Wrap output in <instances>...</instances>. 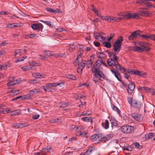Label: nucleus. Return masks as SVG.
Listing matches in <instances>:
<instances>
[{
	"label": "nucleus",
	"mask_w": 155,
	"mask_h": 155,
	"mask_svg": "<svg viewBox=\"0 0 155 155\" xmlns=\"http://www.w3.org/2000/svg\"><path fill=\"white\" fill-rule=\"evenodd\" d=\"M32 75L35 78H41L45 77L44 74L39 73H32Z\"/></svg>",
	"instance_id": "15"
},
{
	"label": "nucleus",
	"mask_w": 155,
	"mask_h": 155,
	"mask_svg": "<svg viewBox=\"0 0 155 155\" xmlns=\"http://www.w3.org/2000/svg\"><path fill=\"white\" fill-rule=\"evenodd\" d=\"M101 78H100L94 73L93 78V80L95 83H96L100 80Z\"/></svg>",
	"instance_id": "30"
},
{
	"label": "nucleus",
	"mask_w": 155,
	"mask_h": 155,
	"mask_svg": "<svg viewBox=\"0 0 155 155\" xmlns=\"http://www.w3.org/2000/svg\"><path fill=\"white\" fill-rule=\"evenodd\" d=\"M26 57H22V58H19V59L15 61V62H20L21 61H23L25 58H26Z\"/></svg>",
	"instance_id": "60"
},
{
	"label": "nucleus",
	"mask_w": 155,
	"mask_h": 155,
	"mask_svg": "<svg viewBox=\"0 0 155 155\" xmlns=\"http://www.w3.org/2000/svg\"><path fill=\"white\" fill-rule=\"evenodd\" d=\"M10 14L9 12H6L4 11H3L2 12H0V15H9Z\"/></svg>",
	"instance_id": "61"
},
{
	"label": "nucleus",
	"mask_w": 155,
	"mask_h": 155,
	"mask_svg": "<svg viewBox=\"0 0 155 155\" xmlns=\"http://www.w3.org/2000/svg\"><path fill=\"white\" fill-rule=\"evenodd\" d=\"M107 62L108 64L111 66H114L116 63V62L111 58L108 59L107 60Z\"/></svg>",
	"instance_id": "21"
},
{
	"label": "nucleus",
	"mask_w": 155,
	"mask_h": 155,
	"mask_svg": "<svg viewBox=\"0 0 155 155\" xmlns=\"http://www.w3.org/2000/svg\"><path fill=\"white\" fill-rule=\"evenodd\" d=\"M140 45L142 47H146L147 51L148 50V48L146 46L148 43L146 42H140L139 43Z\"/></svg>",
	"instance_id": "36"
},
{
	"label": "nucleus",
	"mask_w": 155,
	"mask_h": 155,
	"mask_svg": "<svg viewBox=\"0 0 155 155\" xmlns=\"http://www.w3.org/2000/svg\"><path fill=\"white\" fill-rule=\"evenodd\" d=\"M65 77L68 78L72 80H77V78L76 77L71 74H66L65 75Z\"/></svg>",
	"instance_id": "29"
},
{
	"label": "nucleus",
	"mask_w": 155,
	"mask_h": 155,
	"mask_svg": "<svg viewBox=\"0 0 155 155\" xmlns=\"http://www.w3.org/2000/svg\"><path fill=\"white\" fill-rule=\"evenodd\" d=\"M53 87V84L52 83H47L46 85V88H48L50 87Z\"/></svg>",
	"instance_id": "57"
},
{
	"label": "nucleus",
	"mask_w": 155,
	"mask_h": 155,
	"mask_svg": "<svg viewBox=\"0 0 155 155\" xmlns=\"http://www.w3.org/2000/svg\"><path fill=\"white\" fill-rule=\"evenodd\" d=\"M94 44L95 46L96 47H99L101 45L100 43L97 41H94Z\"/></svg>",
	"instance_id": "62"
},
{
	"label": "nucleus",
	"mask_w": 155,
	"mask_h": 155,
	"mask_svg": "<svg viewBox=\"0 0 155 155\" xmlns=\"http://www.w3.org/2000/svg\"><path fill=\"white\" fill-rule=\"evenodd\" d=\"M56 31L58 32H60L65 31V29L63 28H58L56 29Z\"/></svg>",
	"instance_id": "64"
},
{
	"label": "nucleus",
	"mask_w": 155,
	"mask_h": 155,
	"mask_svg": "<svg viewBox=\"0 0 155 155\" xmlns=\"http://www.w3.org/2000/svg\"><path fill=\"white\" fill-rule=\"evenodd\" d=\"M116 66V69L118 70H119L121 69V67L120 65L119 64L118 62L117 63H116V64L115 65Z\"/></svg>",
	"instance_id": "56"
},
{
	"label": "nucleus",
	"mask_w": 155,
	"mask_h": 155,
	"mask_svg": "<svg viewBox=\"0 0 155 155\" xmlns=\"http://www.w3.org/2000/svg\"><path fill=\"white\" fill-rule=\"evenodd\" d=\"M51 122L53 123H58L61 122V120L59 118L53 119L51 120Z\"/></svg>",
	"instance_id": "51"
},
{
	"label": "nucleus",
	"mask_w": 155,
	"mask_h": 155,
	"mask_svg": "<svg viewBox=\"0 0 155 155\" xmlns=\"http://www.w3.org/2000/svg\"><path fill=\"white\" fill-rule=\"evenodd\" d=\"M78 127L77 125H71L70 126V129L72 130H77L78 129Z\"/></svg>",
	"instance_id": "41"
},
{
	"label": "nucleus",
	"mask_w": 155,
	"mask_h": 155,
	"mask_svg": "<svg viewBox=\"0 0 155 155\" xmlns=\"http://www.w3.org/2000/svg\"><path fill=\"white\" fill-rule=\"evenodd\" d=\"M103 45L105 47L109 48H110L111 46V43L108 42H104L103 43Z\"/></svg>",
	"instance_id": "38"
},
{
	"label": "nucleus",
	"mask_w": 155,
	"mask_h": 155,
	"mask_svg": "<svg viewBox=\"0 0 155 155\" xmlns=\"http://www.w3.org/2000/svg\"><path fill=\"white\" fill-rule=\"evenodd\" d=\"M19 25V24L18 23H9L6 25V27L12 28L15 27H18Z\"/></svg>",
	"instance_id": "24"
},
{
	"label": "nucleus",
	"mask_w": 155,
	"mask_h": 155,
	"mask_svg": "<svg viewBox=\"0 0 155 155\" xmlns=\"http://www.w3.org/2000/svg\"><path fill=\"white\" fill-rule=\"evenodd\" d=\"M137 70H135L133 69H130V71H128V73L131 74H135L136 75V74H137Z\"/></svg>",
	"instance_id": "43"
},
{
	"label": "nucleus",
	"mask_w": 155,
	"mask_h": 155,
	"mask_svg": "<svg viewBox=\"0 0 155 155\" xmlns=\"http://www.w3.org/2000/svg\"><path fill=\"white\" fill-rule=\"evenodd\" d=\"M51 147H47L46 148H43L41 152L39 153L40 155H46V153L51 152Z\"/></svg>",
	"instance_id": "9"
},
{
	"label": "nucleus",
	"mask_w": 155,
	"mask_h": 155,
	"mask_svg": "<svg viewBox=\"0 0 155 155\" xmlns=\"http://www.w3.org/2000/svg\"><path fill=\"white\" fill-rule=\"evenodd\" d=\"M134 127L128 125L120 127L121 131L124 134H131L134 132Z\"/></svg>",
	"instance_id": "2"
},
{
	"label": "nucleus",
	"mask_w": 155,
	"mask_h": 155,
	"mask_svg": "<svg viewBox=\"0 0 155 155\" xmlns=\"http://www.w3.org/2000/svg\"><path fill=\"white\" fill-rule=\"evenodd\" d=\"M133 50L134 51H137L138 52L147 51L146 47L137 46L134 47Z\"/></svg>",
	"instance_id": "12"
},
{
	"label": "nucleus",
	"mask_w": 155,
	"mask_h": 155,
	"mask_svg": "<svg viewBox=\"0 0 155 155\" xmlns=\"http://www.w3.org/2000/svg\"><path fill=\"white\" fill-rule=\"evenodd\" d=\"M14 79H15V77H11L9 78V82L8 84V86H11L18 83V80H17L16 81L15 80L13 81H12Z\"/></svg>",
	"instance_id": "11"
},
{
	"label": "nucleus",
	"mask_w": 155,
	"mask_h": 155,
	"mask_svg": "<svg viewBox=\"0 0 155 155\" xmlns=\"http://www.w3.org/2000/svg\"><path fill=\"white\" fill-rule=\"evenodd\" d=\"M103 60H98L94 64L92 68H98L102 64Z\"/></svg>",
	"instance_id": "13"
},
{
	"label": "nucleus",
	"mask_w": 155,
	"mask_h": 155,
	"mask_svg": "<svg viewBox=\"0 0 155 155\" xmlns=\"http://www.w3.org/2000/svg\"><path fill=\"white\" fill-rule=\"evenodd\" d=\"M81 136L83 137H88V134L87 133L83 132L81 133Z\"/></svg>",
	"instance_id": "48"
},
{
	"label": "nucleus",
	"mask_w": 155,
	"mask_h": 155,
	"mask_svg": "<svg viewBox=\"0 0 155 155\" xmlns=\"http://www.w3.org/2000/svg\"><path fill=\"white\" fill-rule=\"evenodd\" d=\"M118 53L115 52H114L113 53L110 55V57L111 59H112L113 60L115 61L116 63H117V61L118 60V58L117 56V54Z\"/></svg>",
	"instance_id": "14"
},
{
	"label": "nucleus",
	"mask_w": 155,
	"mask_h": 155,
	"mask_svg": "<svg viewBox=\"0 0 155 155\" xmlns=\"http://www.w3.org/2000/svg\"><path fill=\"white\" fill-rule=\"evenodd\" d=\"M46 10L47 11H48L51 12H54V10L49 7H47L46 8Z\"/></svg>",
	"instance_id": "58"
},
{
	"label": "nucleus",
	"mask_w": 155,
	"mask_h": 155,
	"mask_svg": "<svg viewBox=\"0 0 155 155\" xmlns=\"http://www.w3.org/2000/svg\"><path fill=\"white\" fill-rule=\"evenodd\" d=\"M139 15H142L143 16H148L149 15V13L147 11H142L140 12L139 13H138Z\"/></svg>",
	"instance_id": "28"
},
{
	"label": "nucleus",
	"mask_w": 155,
	"mask_h": 155,
	"mask_svg": "<svg viewBox=\"0 0 155 155\" xmlns=\"http://www.w3.org/2000/svg\"><path fill=\"white\" fill-rule=\"evenodd\" d=\"M85 63L86 61L82 60V61L79 64V67L78 69V72H79V69H80L81 70V72L82 71L85 65Z\"/></svg>",
	"instance_id": "17"
},
{
	"label": "nucleus",
	"mask_w": 155,
	"mask_h": 155,
	"mask_svg": "<svg viewBox=\"0 0 155 155\" xmlns=\"http://www.w3.org/2000/svg\"><path fill=\"white\" fill-rule=\"evenodd\" d=\"M95 150L93 147L89 148L85 152V155H90Z\"/></svg>",
	"instance_id": "23"
},
{
	"label": "nucleus",
	"mask_w": 155,
	"mask_h": 155,
	"mask_svg": "<svg viewBox=\"0 0 155 155\" xmlns=\"http://www.w3.org/2000/svg\"><path fill=\"white\" fill-rule=\"evenodd\" d=\"M113 110L116 111L117 113H119L120 112V110L116 107L113 105L112 107Z\"/></svg>",
	"instance_id": "49"
},
{
	"label": "nucleus",
	"mask_w": 155,
	"mask_h": 155,
	"mask_svg": "<svg viewBox=\"0 0 155 155\" xmlns=\"http://www.w3.org/2000/svg\"><path fill=\"white\" fill-rule=\"evenodd\" d=\"M92 71L94 73L96 74L100 78H105L104 74H103L102 71H100L98 68H92Z\"/></svg>",
	"instance_id": "4"
},
{
	"label": "nucleus",
	"mask_w": 155,
	"mask_h": 155,
	"mask_svg": "<svg viewBox=\"0 0 155 155\" xmlns=\"http://www.w3.org/2000/svg\"><path fill=\"white\" fill-rule=\"evenodd\" d=\"M81 119L84 121L90 122L91 123H92L93 122V120L91 117H85L82 118Z\"/></svg>",
	"instance_id": "20"
},
{
	"label": "nucleus",
	"mask_w": 155,
	"mask_h": 155,
	"mask_svg": "<svg viewBox=\"0 0 155 155\" xmlns=\"http://www.w3.org/2000/svg\"><path fill=\"white\" fill-rule=\"evenodd\" d=\"M139 17V14L138 13H134L133 14L126 13V18L125 19H128L134 18Z\"/></svg>",
	"instance_id": "8"
},
{
	"label": "nucleus",
	"mask_w": 155,
	"mask_h": 155,
	"mask_svg": "<svg viewBox=\"0 0 155 155\" xmlns=\"http://www.w3.org/2000/svg\"><path fill=\"white\" fill-rule=\"evenodd\" d=\"M18 128H21L24 127H26L28 126V124L27 123H18Z\"/></svg>",
	"instance_id": "32"
},
{
	"label": "nucleus",
	"mask_w": 155,
	"mask_h": 155,
	"mask_svg": "<svg viewBox=\"0 0 155 155\" xmlns=\"http://www.w3.org/2000/svg\"><path fill=\"white\" fill-rule=\"evenodd\" d=\"M21 52L20 49H17L15 50L14 56L16 57H18L19 56L21 55Z\"/></svg>",
	"instance_id": "35"
},
{
	"label": "nucleus",
	"mask_w": 155,
	"mask_h": 155,
	"mask_svg": "<svg viewBox=\"0 0 155 155\" xmlns=\"http://www.w3.org/2000/svg\"><path fill=\"white\" fill-rule=\"evenodd\" d=\"M140 36L144 38L147 40H148L149 39L153 40V35H140Z\"/></svg>",
	"instance_id": "18"
},
{
	"label": "nucleus",
	"mask_w": 155,
	"mask_h": 155,
	"mask_svg": "<svg viewBox=\"0 0 155 155\" xmlns=\"http://www.w3.org/2000/svg\"><path fill=\"white\" fill-rule=\"evenodd\" d=\"M127 100L130 106L133 107L140 108L141 107L140 103L137 100H133V99L132 97H128L127 98Z\"/></svg>",
	"instance_id": "3"
},
{
	"label": "nucleus",
	"mask_w": 155,
	"mask_h": 155,
	"mask_svg": "<svg viewBox=\"0 0 155 155\" xmlns=\"http://www.w3.org/2000/svg\"><path fill=\"white\" fill-rule=\"evenodd\" d=\"M102 125L105 129H107L109 128V122L108 120H106L105 123H103Z\"/></svg>",
	"instance_id": "26"
},
{
	"label": "nucleus",
	"mask_w": 155,
	"mask_h": 155,
	"mask_svg": "<svg viewBox=\"0 0 155 155\" xmlns=\"http://www.w3.org/2000/svg\"><path fill=\"white\" fill-rule=\"evenodd\" d=\"M40 117V115L39 114H35L33 115L32 116V118L33 119L36 120L39 118Z\"/></svg>",
	"instance_id": "50"
},
{
	"label": "nucleus",
	"mask_w": 155,
	"mask_h": 155,
	"mask_svg": "<svg viewBox=\"0 0 155 155\" xmlns=\"http://www.w3.org/2000/svg\"><path fill=\"white\" fill-rule=\"evenodd\" d=\"M153 136V134L152 133H150L148 134H146L145 136V137L146 139L148 140L149 139L152 138Z\"/></svg>",
	"instance_id": "34"
},
{
	"label": "nucleus",
	"mask_w": 155,
	"mask_h": 155,
	"mask_svg": "<svg viewBox=\"0 0 155 155\" xmlns=\"http://www.w3.org/2000/svg\"><path fill=\"white\" fill-rule=\"evenodd\" d=\"M31 95L29 94H27L26 95H25L22 96L23 97H22L23 99L25 100H30L31 99Z\"/></svg>",
	"instance_id": "40"
},
{
	"label": "nucleus",
	"mask_w": 155,
	"mask_h": 155,
	"mask_svg": "<svg viewBox=\"0 0 155 155\" xmlns=\"http://www.w3.org/2000/svg\"><path fill=\"white\" fill-rule=\"evenodd\" d=\"M41 91H40L38 89H34L30 91L29 94L31 96L34 94H35L36 93H39Z\"/></svg>",
	"instance_id": "27"
},
{
	"label": "nucleus",
	"mask_w": 155,
	"mask_h": 155,
	"mask_svg": "<svg viewBox=\"0 0 155 155\" xmlns=\"http://www.w3.org/2000/svg\"><path fill=\"white\" fill-rule=\"evenodd\" d=\"M102 134H95L91 136L89 138V139L92 141H98L99 140Z\"/></svg>",
	"instance_id": "6"
},
{
	"label": "nucleus",
	"mask_w": 155,
	"mask_h": 155,
	"mask_svg": "<svg viewBox=\"0 0 155 155\" xmlns=\"http://www.w3.org/2000/svg\"><path fill=\"white\" fill-rule=\"evenodd\" d=\"M31 27L33 29L35 30H38L40 28L39 25L37 24H32L31 25Z\"/></svg>",
	"instance_id": "31"
},
{
	"label": "nucleus",
	"mask_w": 155,
	"mask_h": 155,
	"mask_svg": "<svg viewBox=\"0 0 155 155\" xmlns=\"http://www.w3.org/2000/svg\"><path fill=\"white\" fill-rule=\"evenodd\" d=\"M45 54L46 56H49L51 55H53V52L52 51H46L45 52Z\"/></svg>",
	"instance_id": "42"
},
{
	"label": "nucleus",
	"mask_w": 155,
	"mask_h": 155,
	"mask_svg": "<svg viewBox=\"0 0 155 155\" xmlns=\"http://www.w3.org/2000/svg\"><path fill=\"white\" fill-rule=\"evenodd\" d=\"M69 105L68 103H66L65 102H62L61 105L60 106L61 107H64L67 106Z\"/></svg>",
	"instance_id": "55"
},
{
	"label": "nucleus",
	"mask_w": 155,
	"mask_h": 155,
	"mask_svg": "<svg viewBox=\"0 0 155 155\" xmlns=\"http://www.w3.org/2000/svg\"><path fill=\"white\" fill-rule=\"evenodd\" d=\"M110 70L113 74L114 75L115 77L119 81H122V78L120 74L118 72V71L115 70V69L113 68H111Z\"/></svg>",
	"instance_id": "5"
},
{
	"label": "nucleus",
	"mask_w": 155,
	"mask_h": 155,
	"mask_svg": "<svg viewBox=\"0 0 155 155\" xmlns=\"http://www.w3.org/2000/svg\"><path fill=\"white\" fill-rule=\"evenodd\" d=\"M126 13L124 12H122L120 13H119L118 14V15L119 16H121L122 18H123V19H125L126 18Z\"/></svg>",
	"instance_id": "37"
},
{
	"label": "nucleus",
	"mask_w": 155,
	"mask_h": 155,
	"mask_svg": "<svg viewBox=\"0 0 155 155\" xmlns=\"http://www.w3.org/2000/svg\"><path fill=\"white\" fill-rule=\"evenodd\" d=\"M123 40V37L121 36L115 41L112 45L114 52L118 53L120 51L121 47V43Z\"/></svg>",
	"instance_id": "1"
},
{
	"label": "nucleus",
	"mask_w": 155,
	"mask_h": 155,
	"mask_svg": "<svg viewBox=\"0 0 155 155\" xmlns=\"http://www.w3.org/2000/svg\"><path fill=\"white\" fill-rule=\"evenodd\" d=\"M145 2H146L145 0H137L136 1L137 3H140L142 5H143Z\"/></svg>",
	"instance_id": "52"
},
{
	"label": "nucleus",
	"mask_w": 155,
	"mask_h": 155,
	"mask_svg": "<svg viewBox=\"0 0 155 155\" xmlns=\"http://www.w3.org/2000/svg\"><path fill=\"white\" fill-rule=\"evenodd\" d=\"M94 37L95 39L99 41H101L105 39V38L103 36H101L98 33H95L94 34Z\"/></svg>",
	"instance_id": "16"
},
{
	"label": "nucleus",
	"mask_w": 155,
	"mask_h": 155,
	"mask_svg": "<svg viewBox=\"0 0 155 155\" xmlns=\"http://www.w3.org/2000/svg\"><path fill=\"white\" fill-rule=\"evenodd\" d=\"M137 74H136V75H139L141 76H144L146 74V73L144 72L139 71H137Z\"/></svg>",
	"instance_id": "39"
},
{
	"label": "nucleus",
	"mask_w": 155,
	"mask_h": 155,
	"mask_svg": "<svg viewBox=\"0 0 155 155\" xmlns=\"http://www.w3.org/2000/svg\"><path fill=\"white\" fill-rule=\"evenodd\" d=\"M123 150L125 151V150L128 151H131L132 150V148L130 146H124L123 147Z\"/></svg>",
	"instance_id": "33"
},
{
	"label": "nucleus",
	"mask_w": 155,
	"mask_h": 155,
	"mask_svg": "<svg viewBox=\"0 0 155 155\" xmlns=\"http://www.w3.org/2000/svg\"><path fill=\"white\" fill-rule=\"evenodd\" d=\"M99 140L100 142L102 143H105L107 141L105 136L102 137L99 139Z\"/></svg>",
	"instance_id": "46"
},
{
	"label": "nucleus",
	"mask_w": 155,
	"mask_h": 155,
	"mask_svg": "<svg viewBox=\"0 0 155 155\" xmlns=\"http://www.w3.org/2000/svg\"><path fill=\"white\" fill-rule=\"evenodd\" d=\"M131 115L134 118V119L138 121L140 120V114L137 113H132L131 114Z\"/></svg>",
	"instance_id": "19"
},
{
	"label": "nucleus",
	"mask_w": 155,
	"mask_h": 155,
	"mask_svg": "<svg viewBox=\"0 0 155 155\" xmlns=\"http://www.w3.org/2000/svg\"><path fill=\"white\" fill-rule=\"evenodd\" d=\"M17 15H18L17 16H19V18H20L22 16H24L25 14L22 12H18Z\"/></svg>",
	"instance_id": "59"
},
{
	"label": "nucleus",
	"mask_w": 155,
	"mask_h": 155,
	"mask_svg": "<svg viewBox=\"0 0 155 155\" xmlns=\"http://www.w3.org/2000/svg\"><path fill=\"white\" fill-rule=\"evenodd\" d=\"M40 21L50 27H52V25L51 22L49 21H45L43 20H41Z\"/></svg>",
	"instance_id": "44"
},
{
	"label": "nucleus",
	"mask_w": 155,
	"mask_h": 155,
	"mask_svg": "<svg viewBox=\"0 0 155 155\" xmlns=\"http://www.w3.org/2000/svg\"><path fill=\"white\" fill-rule=\"evenodd\" d=\"M21 68L24 71H27V70H31V69H32V68L31 67H21Z\"/></svg>",
	"instance_id": "53"
},
{
	"label": "nucleus",
	"mask_w": 155,
	"mask_h": 155,
	"mask_svg": "<svg viewBox=\"0 0 155 155\" xmlns=\"http://www.w3.org/2000/svg\"><path fill=\"white\" fill-rule=\"evenodd\" d=\"M78 54L77 55V57H78V58H81L82 57V54L83 53V51L81 49L78 52Z\"/></svg>",
	"instance_id": "47"
},
{
	"label": "nucleus",
	"mask_w": 155,
	"mask_h": 155,
	"mask_svg": "<svg viewBox=\"0 0 155 155\" xmlns=\"http://www.w3.org/2000/svg\"><path fill=\"white\" fill-rule=\"evenodd\" d=\"M29 82L31 84L38 83L39 82V81L37 79H35L30 80Z\"/></svg>",
	"instance_id": "45"
},
{
	"label": "nucleus",
	"mask_w": 155,
	"mask_h": 155,
	"mask_svg": "<svg viewBox=\"0 0 155 155\" xmlns=\"http://www.w3.org/2000/svg\"><path fill=\"white\" fill-rule=\"evenodd\" d=\"M93 62L94 61L91 59L88 60L86 64V65L87 68H90Z\"/></svg>",
	"instance_id": "25"
},
{
	"label": "nucleus",
	"mask_w": 155,
	"mask_h": 155,
	"mask_svg": "<svg viewBox=\"0 0 155 155\" xmlns=\"http://www.w3.org/2000/svg\"><path fill=\"white\" fill-rule=\"evenodd\" d=\"M145 2L143 5H144L145 7V8H144V9H148L149 8L153 6V5L150 2Z\"/></svg>",
	"instance_id": "22"
},
{
	"label": "nucleus",
	"mask_w": 155,
	"mask_h": 155,
	"mask_svg": "<svg viewBox=\"0 0 155 155\" xmlns=\"http://www.w3.org/2000/svg\"><path fill=\"white\" fill-rule=\"evenodd\" d=\"M135 87V85L133 82H131L128 86L127 92L130 94H132Z\"/></svg>",
	"instance_id": "7"
},
{
	"label": "nucleus",
	"mask_w": 155,
	"mask_h": 155,
	"mask_svg": "<svg viewBox=\"0 0 155 155\" xmlns=\"http://www.w3.org/2000/svg\"><path fill=\"white\" fill-rule=\"evenodd\" d=\"M139 32H140V31H137L133 32L131 34V35L128 37V39L130 40H134L140 35Z\"/></svg>",
	"instance_id": "10"
},
{
	"label": "nucleus",
	"mask_w": 155,
	"mask_h": 155,
	"mask_svg": "<svg viewBox=\"0 0 155 155\" xmlns=\"http://www.w3.org/2000/svg\"><path fill=\"white\" fill-rule=\"evenodd\" d=\"M134 145L136 147L139 149H141L142 148L141 146L140 145L139 143H136L134 144Z\"/></svg>",
	"instance_id": "63"
},
{
	"label": "nucleus",
	"mask_w": 155,
	"mask_h": 155,
	"mask_svg": "<svg viewBox=\"0 0 155 155\" xmlns=\"http://www.w3.org/2000/svg\"><path fill=\"white\" fill-rule=\"evenodd\" d=\"M7 65L6 64H3L0 66V69L2 70L7 68Z\"/></svg>",
	"instance_id": "54"
}]
</instances>
